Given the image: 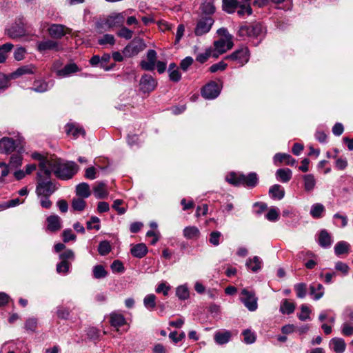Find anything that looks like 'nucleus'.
<instances>
[{"label":"nucleus","mask_w":353,"mask_h":353,"mask_svg":"<svg viewBox=\"0 0 353 353\" xmlns=\"http://www.w3.org/2000/svg\"><path fill=\"white\" fill-rule=\"evenodd\" d=\"M79 169L74 161H64L55 154L46 153V176L53 173L59 179L68 180L78 172Z\"/></svg>","instance_id":"f257e3e1"},{"label":"nucleus","mask_w":353,"mask_h":353,"mask_svg":"<svg viewBox=\"0 0 353 353\" xmlns=\"http://www.w3.org/2000/svg\"><path fill=\"white\" fill-rule=\"evenodd\" d=\"M146 44L143 39L134 38L123 49V54L125 57H133L144 50Z\"/></svg>","instance_id":"f03ea898"},{"label":"nucleus","mask_w":353,"mask_h":353,"mask_svg":"<svg viewBox=\"0 0 353 353\" xmlns=\"http://www.w3.org/2000/svg\"><path fill=\"white\" fill-rule=\"evenodd\" d=\"M263 26L259 23H249L241 26L238 31V35L241 37H258L263 33Z\"/></svg>","instance_id":"7ed1b4c3"},{"label":"nucleus","mask_w":353,"mask_h":353,"mask_svg":"<svg viewBox=\"0 0 353 353\" xmlns=\"http://www.w3.org/2000/svg\"><path fill=\"white\" fill-rule=\"evenodd\" d=\"M250 59V52L247 47H242L236 50L230 55L225 57L224 59L230 60L238 64L239 66H243L248 62Z\"/></svg>","instance_id":"20e7f679"},{"label":"nucleus","mask_w":353,"mask_h":353,"mask_svg":"<svg viewBox=\"0 0 353 353\" xmlns=\"http://www.w3.org/2000/svg\"><path fill=\"white\" fill-rule=\"evenodd\" d=\"M214 23V19L212 17L200 16L197 21L194 33L196 36H202L207 34L211 30L212 25Z\"/></svg>","instance_id":"39448f33"},{"label":"nucleus","mask_w":353,"mask_h":353,"mask_svg":"<svg viewBox=\"0 0 353 353\" xmlns=\"http://www.w3.org/2000/svg\"><path fill=\"white\" fill-rule=\"evenodd\" d=\"M240 300L251 312L255 311L258 307V299L253 291H250L245 288L243 289L241 292Z\"/></svg>","instance_id":"423d86ee"},{"label":"nucleus","mask_w":353,"mask_h":353,"mask_svg":"<svg viewBox=\"0 0 353 353\" xmlns=\"http://www.w3.org/2000/svg\"><path fill=\"white\" fill-rule=\"evenodd\" d=\"M157 86V80L149 74H144L139 81V90L145 94L150 93L155 90Z\"/></svg>","instance_id":"0eeeda50"},{"label":"nucleus","mask_w":353,"mask_h":353,"mask_svg":"<svg viewBox=\"0 0 353 353\" xmlns=\"http://www.w3.org/2000/svg\"><path fill=\"white\" fill-rule=\"evenodd\" d=\"M220 94L218 84L214 81L207 83L201 90V95L206 99H214Z\"/></svg>","instance_id":"6e6552de"},{"label":"nucleus","mask_w":353,"mask_h":353,"mask_svg":"<svg viewBox=\"0 0 353 353\" xmlns=\"http://www.w3.org/2000/svg\"><path fill=\"white\" fill-rule=\"evenodd\" d=\"M147 60L140 61V67L145 71H152L155 68L157 53L154 50H149L146 54Z\"/></svg>","instance_id":"1a4fd4ad"},{"label":"nucleus","mask_w":353,"mask_h":353,"mask_svg":"<svg viewBox=\"0 0 353 353\" xmlns=\"http://www.w3.org/2000/svg\"><path fill=\"white\" fill-rule=\"evenodd\" d=\"M48 31L52 38L59 39L70 34L71 30L64 25L53 23L49 26Z\"/></svg>","instance_id":"9d476101"},{"label":"nucleus","mask_w":353,"mask_h":353,"mask_svg":"<svg viewBox=\"0 0 353 353\" xmlns=\"http://www.w3.org/2000/svg\"><path fill=\"white\" fill-rule=\"evenodd\" d=\"M125 20L123 12L112 13L105 19L104 24L108 28L118 27L123 25Z\"/></svg>","instance_id":"9b49d317"},{"label":"nucleus","mask_w":353,"mask_h":353,"mask_svg":"<svg viewBox=\"0 0 353 353\" xmlns=\"http://www.w3.org/2000/svg\"><path fill=\"white\" fill-rule=\"evenodd\" d=\"M110 323L111 326L114 327L117 332H120V327L127 324L123 315L117 312H112L110 314Z\"/></svg>","instance_id":"f8f14e48"},{"label":"nucleus","mask_w":353,"mask_h":353,"mask_svg":"<svg viewBox=\"0 0 353 353\" xmlns=\"http://www.w3.org/2000/svg\"><path fill=\"white\" fill-rule=\"evenodd\" d=\"M37 72V67L33 64H29L18 68L10 74L12 79L18 78L24 74H34Z\"/></svg>","instance_id":"ddd939ff"},{"label":"nucleus","mask_w":353,"mask_h":353,"mask_svg":"<svg viewBox=\"0 0 353 353\" xmlns=\"http://www.w3.org/2000/svg\"><path fill=\"white\" fill-rule=\"evenodd\" d=\"M16 148L14 141L10 137H3L0 140V153L10 154Z\"/></svg>","instance_id":"4468645a"},{"label":"nucleus","mask_w":353,"mask_h":353,"mask_svg":"<svg viewBox=\"0 0 353 353\" xmlns=\"http://www.w3.org/2000/svg\"><path fill=\"white\" fill-rule=\"evenodd\" d=\"M25 32L23 26L21 24L13 25L6 30L7 35L13 39L23 37Z\"/></svg>","instance_id":"2eb2a0df"},{"label":"nucleus","mask_w":353,"mask_h":353,"mask_svg":"<svg viewBox=\"0 0 353 353\" xmlns=\"http://www.w3.org/2000/svg\"><path fill=\"white\" fill-rule=\"evenodd\" d=\"M199 9L201 10L200 16L204 17H212L213 14L216 11V8L214 6L213 1L212 0H205L201 4Z\"/></svg>","instance_id":"dca6fc26"},{"label":"nucleus","mask_w":353,"mask_h":353,"mask_svg":"<svg viewBox=\"0 0 353 353\" xmlns=\"http://www.w3.org/2000/svg\"><path fill=\"white\" fill-rule=\"evenodd\" d=\"M329 346L335 353H343L346 344L343 339L335 337L330 341Z\"/></svg>","instance_id":"f3484780"},{"label":"nucleus","mask_w":353,"mask_h":353,"mask_svg":"<svg viewBox=\"0 0 353 353\" xmlns=\"http://www.w3.org/2000/svg\"><path fill=\"white\" fill-rule=\"evenodd\" d=\"M48 230L50 232H57L61 228V221L59 216L51 215L47 218Z\"/></svg>","instance_id":"a211bd4d"},{"label":"nucleus","mask_w":353,"mask_h":353,"mask_svg":"<svg viewBox=\"0 0 353 353\" xmlns=\"http://www.w3.org/2000/svg\"><path fill=\"white\" fill-rule=\"evenodd\" d=\"M240 180H241V185L250 188H254L258 183L257 174L255 172H251L248 175L241 174Z\"/></svg>","instance_id":"6ab92c4d"},{"label":"nucleus","mask_w":353,"mask_h":353,"mask_svg":"<svg viewBox=\"0 0 353 353\" xmlns=\"http://www.w3.org/2000/svg\"><path fill=\"white\" fill-rule=\"evenodd\" d=\"M318 243L321 247L324 248H327L331 246L332 243V238L326 230L323 229L319 232Z\"/></svg>","instance_id":"aec40b11"},{"label":"nucleus","mask_w":353,"mask_h":353,"mask_svg":"<svg viewBox=\"0 0 353 353\" xmlns=\"http://www.w3.org/2000/svg\"><path fill=\"white\" fill-rule=\"evenodd\" d=\"M274 164L285 162L286 165L293 166L296 163V160L290 154L286 153H276L273 158Z\"/></svg>","instance_id":"412c9836"},{"label":"nucleus","mask_w":353,"mask_h":353,"mask_svg":"<svg viewBox=\"0 0 353 353\" xmlns=\"http://www.w3.org/2000/svg\"><path fill=\"white\" fill-rule=\"evenodd\" d=\"M232 334L228 330L217 331L215 332L214 339L219 345H223L228 343L231 339Z\"/></svg>","instance_id":"4be33fe9"},{"label":"nucleus","mask_w":353,"mask_h":353,"mask_svg":"<svg viewBox=\"0 0 353 353\" xmlns=\"http://www.w3.org/2000/svg\"><path fill=\"white\" fill-rule=\"evenodd\" d=\"M310 294L315 301L319 300L324 295V287L319 283H314L310 286Z\"/></svg>","instance_id":"5701e85b"},{"label":"nucleus","mask_w":353,"mask_h":353,"mask_svg":"<svg viewBox=\"0 0 353 353\" xmlns=\"http://www.w3.org/2000/svg\"><path fill=\"white\" fill-rule=\"evenodd\" d=\"M276 178L282 183H288L292 176V172L289 168H280L276 172Z\"/></svg>","instance_id":"b1692460"},{"label":"nucleus","mask_w":353,"mask_h":353,"mask_svg":"<svg viewBox=\"0 0 353 353\" xmlns=\"http://www.w3.org/2000/svg\"><path fill=\"white\" fill-rule=\"evenodd\" d=\"M269 194L274 199L281 200L285 196V190L281 185L274 184L270 188Z\"/></svg>","instance_id":"393cba45"},{"label":"nucleus","mask_w":353,"mask_h":353,"mask_svg":"<svg viewBox=\"0 0 353 353\" xmlns=\"http://www.w3.org/2000/svg\"><path fill=\"white\" fill-rule=\"evenodd\" d=\"M302 179L303 180L304 190L307 192H312L316 183V179L312 174H307L303 175Z\"/></svg>","instance_id":"a878e982"},{"label":"nucleus","mask_w":353,"mask_h":353,"mask_svg":"<svg viewBox=\"0 0 353 353\" xmlns=\"http://www.w3.org/2000/svg\"><path fill=\"white\" fill-rule=\"evenodd\" d=\"M43 173L37 172L38 185L36 188V192L40 199L41 207L44 208V181L42 179Z\"/></svg>","instance_id":"bb28decb"},{"label":"nucleus","mask_w":353,"mask_h":353,"mask_svg":"<svg viewBox=\"0 0 353 353\" xmlns=\"http://www.w3.org/2000/svg\"><path fill=\"white\" fill-rule=\"evenodd\" d=\"M130 252L133 256L141 259L147 254L148 248L144 243H138L132 246Z\"/></svg>","instance_id":"cd10ccee"},{"label":"nucleus","mask_w":353,"mask_h":353,"mask_svg":"<svg viewBox=\"0 0 353 353\" xmlns=\"http://www.w3.org/2000/svg\"><path fill=\"white\" fill-rule=\"evenodd\" d=\"M65 132L67 134L72 136L74 139L78 138L80 135L84 136L85 134V130L82 128L70 123L65 125Z\"/></svg>","instance_id":"c85d7f7f"},{"label":"nucleus","mask_w":353,"mask_h":353,"mask_svg":"<svg viewBox=\"0 0 353 353\" xmlns=\"http://www.w3.org/2000/svg\"><path fill=\"white\" fill-rule=\"evenodd\" d=\"M183 234L187 239H197L200 237L201 232L196 226H188L183 229Z\"/></svg>","instance_id":"c756f323"},{"label":"nucleus","mask_w":353,"mask_h":353,"mask_svg":"<svg viewBox=\"0 0 353 353\" xmlns=\"http://www.w3.org/2000/svg\"><path fill=\"white\" fill-rule=\"evenodd\" d=\"M222 2L223 10L228 14L234 13L240 3L238 0H223Z\"/></svg>","instance_id":"7c9ffc66"},{"label":"nucleus","mask_w":353,"mask_h":353,"mask_svg":"<svg viewBox=\"0 0 353 353\" xmlns=\"http://www.w3.org/2000/svg\"><path fill=\"white\" fill-rule=\"evenodd\" d=\"M79 70V67L76 63H69L65 65L63 68L58 70L57 74L60 77H65L75 73Z\"/></svg>","instance_id":"2f4dec72"},{"label":"nucleus","mask_w":353,"mask_h":353,"mask_svg":"<svg viewBox=\"0 0 353 353\" xmlns=\"http://www.w3.org/2000/svg\"><path fill=\"white\" fill-rule=\"evenodd\" d=\"M325 211L324 205L321 203H316L311 206L310 214L314 219H319L323 216Z\"/></svg>","instance_id":"473e14b6"},{"label":"nucleus","mask_w":353,"mask_h":353,"mask_svg":"<svg viewBox=\"0 0 353 353\" xmlns=\"http://www.w3.org/2000/svg\"><path fill=\"white\" fill-rule=\"evenodd\" d=\"M94 194L97 199L105 198L108 192L105 189V184L103 182H99L93 188Z\"/></svg>","instance_id":"72a5a7b5"},{"label":"nucleus","mask_w":353,"mask_h":353,"mask_svg":"<svg viewBox=\"0 0 353 353\" xmlns=\"http://www.w3.org/2000/svg\"><path fill=\"white\" fill-rule=\"evenodd\" d=\"M295 304L289 301L288 299H283L280 305V312L283 314H290L294 312Z\"/></svg>","instance_id":"f704fd0d"},{"label":"nucleus","mask_w":353,"mask_h":353,"mask_svg":"<svg viewBox=\"0 0 353 353\" xmlns=\"http://www.w3.org/2000/svg\"><path fill=\"white\" fill-rule=\"evenodd\" d=\"M77 195L81 198H88L90 195V186L87 183H81L76 187Z\"/></svg>","instance_id":"c9c22d12"},{"label":"nucleus","mask_w":353,"mask_h":353,"mask_svg":"<svg viewBox=\"0 0 353 353\" xmlns=\"http://www.w3.org/2000/svg\"><path fill=\"white\" fill-rule=\"evenodd\" d=\"M214 46L215 50H216L219 54H223L232 48L229 47L228 39H220L217 41H215L214 43Z\"/></svg>","instance_id":"e433bc0d"},{"label":"nucleus","mask_w":353,"mask_h":353,"mask_svg":"<svg viewBox=\"0 0 353 353\" xmlns=\"http://www.w3.org/2000/svg\"><path fill=\"white\" fill-rule=\"evenodd\" d=\"M262 261L259 256H254L252 259H249L246 262V265L252 271L256 272L261 270Z\"/></svg>","instance_id":"4c0bfd02"},{"label":"nucleus","mask_w":353,"mask_h":353,"mask_svg":"<svg viewBox=\"0 0 353 353\" xmlns=\"http://www.w3.org/2000/svg\"><path fill=\"white\" fill-rule=\"evenodd\" d=\"M143 305L148 310H154L157 305L156 296L154 294L146 295L143 299Z\"/></svg>","instance_id":"58836bf2"},{"label":"nucleus","mask_w":353,"mask_h":353,"mask_svg":"<svg viewBox=\"0 0 353 353\" xmlns=\"http://www.w3.org/2000/svg\"><path fill=\"white\" fill-rule=\"evenodd\" d=\"M176 295L180 300L188 299L190 296V292L187 285L178 286L176 289Z\"/></svg>","instance_id":"ea45409f"},{"label":"nucleus","mask_w":353,"mask_h":353,"mask_svg":"<svg viewBox=\"0 0 353 353\" xmlns=\"http://www.w3.org/2000/svg\"><path fill=\"white\" fill-rule=\"evenodd\" d=\"M223 239V235L219 231H212L209 235V243L213 246H218Z\"/></svg>","instance_id":"a19ab883"},{"label":"nucleus","mask_w":353,"mask_h":353,"mask_svg":"<svg viewBox=\"0 0 353 353\" xmlns=\"http://www.w3.org/2000/svg\"><path fill=\"white\" fill-rule=\"evenodd\" d=\"M50 50L55 52L62 51L63 50L61 43L52 39L46 40V50Z\"/></svg>","instance_id":"79ce46f5"},{"label":"nucleus","mask_w":353,"mask_h":353,"mask_svg":"<svg viewBox=\"0 0 353 353\" xmlns=\"http://www.w3.org/2000/svg\"><path fill=\"white\" fill-rule=\"evenodd\" d=\"M350 245L345 241H339L334 246V252L336 255H341L349 252Z\"/></svg>","instance_id":"37998d69"},{"label":"nucleus","mask_w":353,"mask_h":353,"mask_svg":"<svg viewBox=\"0 0 353 353\" xmlns=\"http://www.w3.org/2000/svg\"><path fill=\"white\" fill-rule=\"evenodd\" d=\"M12 48L13 45L10 43H7L1 46V50H0V63L6 61L8 54Z\"/></svg>","instance_id":"c03bdc74"},{"label":"nucleus","mask_w":353,"mask_h":353,"mask_svg":"<svg viewBox=\"0 0 353 353\" xmlns=\"http://www.w3.org/2000/svg\"><path fill=\"white\" fill-rule=\"evenodd\" d=\"M218 57V54L214 53L212 54V50L210 49V48H208L205 50V52L204 53H201V54H199L196 57V60L201 63H205V61H208V59L210 57Z\"/></svg>","instance_id":"a18cd8bd"},{"label":"nucleus","mask_w":353,"mask_h":353,"mask_svg":"<svg viewBox=\"0 0 353 353\" xmlns=\"http://www.w3.org/2000/svg\"><path fill=\"white\" fill-rule=\"evenodd\" d=\"M111 251V245L108 241H102L100 242L98 247V252L100 255L105 256Z\"/></svg>","instance_id":"49530a36"},{"label":"nucleus","mask_w":353,"mask_h":353,"mask_svg":"<svg viewBox=\"0 0 353 353\" xmlns=\"http://www.w3.org/2000/svg\"><path fill=\"white\" fill-rule=\"evenodd\" d=\"M238 8L239 10H237V14L239 17H243L245 14L249 16L252 14V9L250 4L240 2Z\"/></svg>","instance_id":"de8ad7c7"},{"label":"nucleus","mask_w":353,"mask_h":353,"mask_svg":"<svg viewBox=\"0 0 353 353\" xmlns=\"http://www.w3.org/2000/svg\"><path fill=\"white\" fill-rule=\"evenodd\" d=\"M93 276L95 279L105 278L108 275L107 271L101 265H97L93 268Z\"/></svg>","instance_id":"09e8293b"},{"label":"nucleus","mask_w":353,"mask_h":353,"mask_svg":"<svg viewBox=\"0 0 353 353\" xmlns=\"http://www.w3.org/2000/svg\"><path fill=\"white\" fill-rule=\"evenodd\" d=\"M70 262L61 261V262L57 265V272L59 274H67L70 272Z\"/></svg>","instance_id":"8fccbe9b"},{"label":"nucleus","mask_w":353,"mask_h":353,"mask_svg":"<svg viewBox=\"0 0 353 353\" xmlns=\"http://www.w3.org/2000/svg\"><path fill=\"white\" fill-rule=\"evenodd\" d=\"M217 34L223 37L221 39H228L229 47H233V37L230 34L225 28H221L217 30Z\"/></svg>","instance_id":"3c124183"},{"label":"nucleus","mask_w":353,"mask_h":353,"mask_svg":"<svg viewBox=\"0 0 353 353\" xmlns=\"http://www.w3.org/2000/svg\"><path fill=\"white\" fill-rule=\"evenodd\" d=\"M47 176H46V196L51 195L58 188L55 181H47Z\"/></svg>","instance_id":"603ef678"},{"label":"nucleus","mask_w":353,"mask_h":353,"mask_svg":"<svg viewBox=\"0 0 353 353\" xmlns=\"http://www.w3.org/2000/svg\"><path fill=\"white\" fill-rule=\"evenodd\" d=\"M22 156L20 154H13L11 156L9 166L12 168H17L22 164Z\"/></svg>","instance_id":"864d4df0"},{"label":"nucleus","mask_w":353,"mask_h":353,"mask_svg":"<svg viewBox=\"0 0 353 353\" xmlns=\"http://www.w3.org/2000/svg\"><path fill=\"white\" fill-rule=\"evenodd\" d=\"M242 174H236V173H230L229 175L226 176V181L234 185H241V175Z\"/></svg>","instance_id":"5fc2aeb1"},{"label":"nucleus","mask_w":353,"mask_h":353,"mask_svg":"<svg viewBox=\"0 0 353 353\" xmlns=\"http://www.w3.org/2000/svg\"><path fill=\"white\" fill-rule=\"evenodd\" d=\"M294 290L296 292V296L298 298L303 299L306 296V284L303 283H297L294 285Z\"/></svg>","instance_id":"6e6d98bb"},{"label":"nucleus","mask_w":353,"mask_h":353,"mask_svg":"<svg viewBox=\"0 0 353 353\" xmlns=\"http://www.w3.org/2000/svg\"><path fill=\"white\" fill-rule=\"evenodd\" d=\"M72 207L74 210L82 211L85 207V201L83 200V198L73 199Z\"/></svg>","instance_id":"4d7b16f0"},{"label":"nucleus","mask_w":353,"mask_h":353,"mask_svg":"<svg viewBox=\"0 0 353 353\" xmlns=\"http://www.w3.org/2000/svg\"><path fill=\"white\" fill-rule=\"evenodd\" d=\"M243 335V341L247 344H252L256 341V334L249 329L244 330Z\"/></svg>","instance_id":"13d9d810"},{"label":"nucleus","mask_w":353,"mask_h":353,"mask_svg":"<svg viewBox=\"0 0 353 353\" xmlns=\"http://www.w3.org/2000/svg\"><path fill=\"white\" fill-rule=\"evenodd\" d=\"M100 219L97 216H92L90 219L87 221V229L88 230H92L94 229L96 230H99L101 228L100 224Z\"/></svg>","instance_id":"bf43d9fd"},{"label":"nucleus","mask_w":353,"mask_h":353,"mask_svg":"<svg viewBox=\"0 0 353 353\" xmlns=\"http://www.w3.org/2000/svg\"><path fill=\"white\" fill-rule=\"evenodd\" d=\"M59 258L61 261L71 262L74 259V253L72 250H65L59 254Z\"/></svg>","instance_id":"052dcab7"},{"label":"nucleus","mask_w":353,"mask_h":353,"mask_svg":"<svg viewBox=\"0 0 353 353\" xmlns=\"http://www.w3.org/2000/svg\"><path fill=\"white\" fill-rule=\"evenodd\" d=\"M100 45L110 44L113 46L115 43V39L112 34H105L98 40Z\"/></svg>","instance_id":"680f3d73"},{"label":"nucleus","mask_w":353,"mask_h":353,"mask_svg":"<svg viewBox=\"0 0 353 353\" xmlns=\"http://www.w3.org/2000/svg\"><path fill=\"white\" fill-rule=\"evenodd\" d=\"M301 312L298 315L299 319L302 321L310 319V314L311 311L309 307L306 305L303 304L301 306Z\"/></svg>","instance_id":"e2e57ef3"},{"label":"nucleus","mask_w":353,"mask_h":353,"mask_svg":"<svg viewBox=\"0 0 353 353\" xmlns=\"http://www.w3.org/2000/svg\"><path fill=\"white\" fill-rule=\"evenodd\" d=\"M117 35L121 38L127 40L130 39L133 36V31L126 27L123 26L117 32Z\"/></svg>","instance_id":"0e129e2a"},{"label":"nucleus","mask_w":353,"mask_h":353,"mask_svg":"<svg viewBox=\"0 0 353 353\" xmlns=\"http://www.w3.org/2000/svg\"><path fill=\"white\" fill-rule=\"evenodd\" d=\"M110 267L113 272L122 273L125 270L123 263L119 260H114Z\"/></svg>","instance_id":"69168bd1"},{"label":"nucleus","mask_w":353,"mask_h":353,"mask_svg":"<svg viewBox=\"0 0 353 353\" xmlns=\"http://www.w3.org/2000/svg\"><path fill=\"white\" fill-rule=\"evenodd\" d=\"M170 288V286L167 285L166 282L163 281L157 285L155 291L157 293H163L164 296H167Z\"/></svg>","instance_id":"338daca9"},{"label":"nucleus","mask_w":353,"mask_h":353,"mask_svg":"<svg viewBox=\"0 0 353 353\" xmlns=\"http://www.w3.org/2000/svg\"><path fill=\"white\" fill-rule=\"evenodd\" d=\"M279 216V210L276 208H271L265 215V217L270 221H276L278 220Z\"/></svg>","instance_id":"774afa93"}]
</instances>
